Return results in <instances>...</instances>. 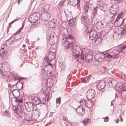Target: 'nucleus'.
Returning <instances> with one entry per match:
<instances>
[{
  "instance_id": "obj_1",
  "label": "nucleus",
  "mask_w": 126,
  "mask_h": 126,
  "mask_svg": "<svg viewBox=\"0 0 126 126\" xmlns=\"http://www.w3.org/2000/svg\"><path fill=\"white\" fill-rule=\"evenodd\" d=\"M64 38L62 39L63 43V46L68 50H71L74 53L73 55L75 58H78L79 56V52L81 48L76 45L74 47V43L72 41H70L69 40H65Z\"/></svg>"
},
{
  "instance_id": "obj_2",
  "label": "nucleus",
  "mask_w": 126,
  "mask_h": 126,
  "mask_svg": "<svg viewBox=\"0 0 126 126\" xmlns=\"http://www.w3.org/2000/svg\"><path fill=\"white\" fill-rule=\"evenodd\" d=\"M25 108L26 110L28 112H30L32 110L36 111V112H37V115L38 116H39L41 114V111L40 110L37 109V106L36 107L35 109H34V105L33 103L30 102H26L24 104Z\"/></svg>"
},
{
  "instance_id": "obj_3",
  "label": "nucleus",
  "mask_w": 126,
  "mask_h": 126,
  "mask_svg": "<svg viewBox=\"0 0 126 126\" xmlns=\"http://www.w3.org/2000/svg\"><path fill=\"white\" fill-rule=\"evenodd\" d=\"M126 48V46H121L117 47L111 51H110V52L111 53L113 58L114 59L118 57V54L121 52H123V50H125Z\"/></svg>"
},
{
  "instance_id": "obj_4",
  "label": "nucleus",
  "mask_w": 126,
  "mask_h": 126,
  "mask_svg": "<svg viewBox=\"0 0 126 126\" xmlns=\"http://www.w3.org/2000/svg\"><path fill=\"white\" fill-rule=\"evenodd\" d=\"M10 70V66L7 62H5L2 63L1 64V67L0 69V75L2 77H5L6 75L3 72V71L5 72H8Z\"/></svg>"
},
{
  "instance_id": "obj_5",
  "label": "nucleus",
  "mask_w": 126,
  "mask_h": 126,
  "mask_svg": "<svg viewBox=\"0 0 126 126\" xmlns=\"http://www.w3.org/2000/svg\"><path fill=\"white\" fill-rule=\"evenodd\" d=\"M40 14L38 12H36L31 14L29 16L28 21L31 23H35L40 18Z\"/></svg>"
},
{
  "instance_id": "obj_6",
  "label": "nucleus",
  "mask_w": 126,
  "mask_h": 126,
  "mask_svg": "<svg viewBox=\"0 0 126 126\" xmlns=\"http://www.w3.org/2000/svg\"><path fill=\"white\" fill-rule=\"evenodd\" d=\"M12 108L14 110V113L16 114L18 117L22 118L23 116V111L22 106L20 104H18L16 106H13Z\"/></svg>"
},
{
  "instance_id": "obj_7",
  "label": "nucleus",
  "mask_w": 126,
  "mask_h": 126,
  "mask_svg": "<svg viewBox=\"0 0 126 126\" xmlns=\"http://www.w3.org/2000/svg\"><path fill=\"white\" fill-rule=\"evenodd\" d=\"M90 19L89 17L87 15H86L85 16L82 15L81 17V23L83 24L84 26H87L89 23Z\"/></svg>"
},
{
  "instance_id": "obj_8",
  "label": "nucleus",
  "mask_w": 126,
  "mask_h": 126,
  "mask_svg": "<svg viewBox=\"0 0 126 126\" xmlns=\"http://www.w3.org/2000/svg\"><path fill=\"white\" fill-rule=\"evenodd\" d=\"M86 94L87 99L88 100H90L95 96V92L94 90L89 89L86 92Z\"/></svg>"
},
{
  "instance_id": "obj_9",
  "label": "nucleus",
  "mask_w": 126,
  "mask_h": 126,
  "mask_svg": "<svg viewBox=\"0 0 126 126\" xmlns=\"http://www.w3.org/2000/svg\"><path fill=\"white\" fill-rule=\"evenodd\" d=\"M58 40L57 36L55 35L54 33L52 32L50 34L49 36V41L52 42V44L57 42Z\"/></svg>"
},
{
  "instance_id": "obj_10",
  "label": "nucleus",
  "mask_w": 126,
  "mask_h": 126,
  "mask_svg": "<svg viewBox=\"0 0 126 126\" xmlns=\"http://www.w3.org/2000/svg\"><path fill=\"white\" fill-rule=\"evenodd\" d=\"M56 56V54L55 52L50 50L48 53L47 56L46 57L45 59L49 60V61H52L55 58Z\"/></svg>"
},
{
  "instance_id": "obj_11",
  "label": "nucleus",
  "mask_w": 126,
  "mask_h": 126,
  "mask_svg": "<svg viewBox=\"0 0 126 126\" xmlns=\"http://www.w3.org/2000/svg\"><path fill=\"white\" fill-rule=\"evenodd\" d=\"M43 10L44 11L45 13L42 18V20L44 21H47L49 19L50 17V15L49 13L45 11L46 10L45 8H44Z\"/></svg>"
},
{
  "instance_id": "obj_12",
  "label": "nucleus",
  "mask_w": 126,
  "mask_h": 126,
  "mask_svg": "<svg viewBox=\"0 0 126 126\" xmlns=\"http://www.w3.org/2000/svg\"><path fill=\"white\" fill-rule=\"evenodd\" d=\"M119 20V23H117V26H120L123 25V27L124 26V27H126V18L123 19L122 16L120 14Z\"/></svg>"
},
{
  "instance_id": "obj_13",
  "label": "nucleus",
  "mask_w": 126,
  "mask_h": 126,
  "mask_svg": "<svg viewBox=\"0 0 126 126\" xmlns=\"http://www.w3.org/2000/svg\"><path fill=\"white\" fill-rule=\"evenodd\" d=\"M106 84L105 81H104L98 82L96 85L97 89L99 90H101L104 88Z\"/></svg>"
},
{
  "instance_id": "obj_14",
  "label": "nucleus",
  "mask_w": 126,
  "mask_h": 126,
  "mask_svg": "<svg viewBox=\"0 0 126 126\" xmlns=\"http://www.w3.org/2000/svg\"><path fill=\"white\" fill-rule=\"evenodd\" d=\"M55 70L49 67L48 68L46 71H45V73L46 74L47 76L48 77V78L49 79L51 76L53 75V72Z\"/></svg>"
},
{
  "instance_id": "obj_15",
  "label": "nucleus",
  "mask_w": 126,
  "mask_h": 126,
  "mask_svg": "<svg viewBox=\"0 0 126 126\" xmlns=\"http://www.w3.org/2000/svg\"><path fill=\"white\" fill-rule=\"evenodd\" d=\"M51 61H49V60H45V61L46 63V66L47 67H49L51 68L55 69V65L54 64H52L50 62Z\"/></svg>"
},
{
  "instance_id": "obj_16",
  "label": "nucleus",
  "mask_w": 126,
  "mask_h": 126,
  "mask_svg": "<svg viewBox=\"0 0 126 126\" xmlns=\"http://www.w3.org/2000/svg\"><path fill=\"white\" fill-rule=\"evenodd\" d=\"M31 98L30 97L29 98L33 101V103L34 104V105L36 106L37 105L39 104V102H40V98L37 97L33 98H32L31 96Z\"/></svg>"
},
{
  "instance_id": "obj_17",
  "label": "nucleus",
  "mask_w": 126,
  "mask_h": 126,
  "mask_svg": "<svg viewBox=\"0 0 126 126\" xmlns=\"http://www.w3.org/2000/svg\"><path fill=\"white\" fill-rule=\"evenodd\" d=\"M24 119L28 121L33 120L32 119V114H28L27 113L24 114Z\"/></svg>"
},
{
  "instance_id": "obj_18",
  "label": "nucleus",
  "mask_w": 126,
  "mask_h": 126,
  "mask_svg": "<svg viewBox=\"0 0 126 126\" xmlns=\"http://www.w3.org/2000/svg\"><path fill=\"white\" fill-rule=\"evenodd\" d=\"M97 4L99 7V8L102 11H104L105 10L106 8V4L104 2L97 3Z\"/></svg>"
},
{
  "instance_id": "obj_19",
  "label": "nucleus",
  "mask_w": 126,
  "mask_h": 126,
  "mask_svg": "<svg viewBox=\"0 0 126 126\" xmlns=\"http://www.w3.org/2000/svg\"><path fill=\"white\" fill-rule=\"evenodd\" d=\"M97 31L95 30H94L93 31L91 32L89 34V37L90 38H91V40H93L97 36Z\"/></svg>"
},
{
  "instance_id": "obj_20",
  "label": "nucleus",
  "mask_w": 126,
  "mask_h": 126,
  "mask_svg": "<svg viewBox=\"0 0 126 126\" xmlns=\"http://www.w3.org/2000/svg\"><path fill=\"white\" fill-rule=\"evenodd\" d=\"M50 21L47 22L48 25L49 27V28L52 29H54L56 27L55 22L54 21V20Z\"/></svg>"
},
{
  "instance_id": "obj_21",
  "label": "nucleus",
  "mask_w": 126,
  "mask_h": 126,
  "mask_svg": "<svg viewBox=\"0 0 126 126\" xmlns=\"http://www.w3.org/2000/svg\"><path fill=\"white\" fill-rule=\"evenodd\" d=\"M109 85L110 87H114L117 85V82L115 80L112 79L111 80H110L108 82Z\"/></svg>"
},
{
  "instance_id": "obj_22",
  "label": "nucleus",
  "mask_w": 126,
  "mask_h": 126,
  "mask_svg": "<svg viewBox=\"0 0 126 126\" xmlns=\"http://www.w3.org/2000/svg\"><path fill=\"white\" fill-rule=\"evenodd\" d=\"M120 14H118L117 16L116 17L115 20L114 19L115 18H114L112 16L110 18V20L112 23L114 24L116 22H119V18L120 17Z\"/></svg>"
},
{
  "instance_id": "obj_23",
  "label": "nucleus",
  "mask_w": 126,
  "mask_h": 126,
  "mask_svg": "<svg viewBox=\"0 0 126 126\" xmlns=\"http://www.w3.org/2000/svg\"><path fill=\"white\" fill-rule=\"evenodd\" d=\"M85 60L89 62H91L93 60V56L91 54H88L85 56Z\"/></svg>"
},
{
  "instance_id": "obj_24",
  "label": "nucleus",
  "mask_w": 126,
  "mask_h": 126,
  "mask_svg": "<svg viewBox=\"0 0 126 126\" xmlns=\"http://www.w3.org/2000/svg\"><path fill=\"white\" fill-rule=\"evenodd\" d=\"M96 26L97 29H100L104 27L103 24L101 21L97 22Z\"/></svg>"
},
{
  "instance_id": "obj_25",
  "label": "nucleus",
  "mask_w": 126,
  "mask_h": 126,
  "mask_svg": "<svg viewBox=\"0 0 126 126\" xmlns=\"http://www.w3.org/2000/svg\"><path fill=\"white\" fill-rule=\"evenodd\" d=\"M105 59H110L113 58L112 56L110 53L107 52H103Z\"/></svg>"
},
{
  "instance_id": "obj_26",
  "label": "nucleus",
  "mask_w": 126,
  "mask_h": 126,
  "mask_svg": "<svg viewBox=\"0 0 126 126\" xmlns=\"http://www.w3.org/2000/svg\"><path fill=\"white\" fill-rule=\"evenodd\" d=\"M64 35L65 36L64 37L65 38V40H68L69 39H74V38L72 35L68 33L67 30V34H64Z\"/></svg>"
},
{
  "instance_id": "obj_27",
  "label": "nucleus",
  "mask_w": 126,
  "mask_h": 126,
  "mask_svg": "<svg viewBox=\"0 0 126 126\" xmlns=\"http://www.w3.org/2000/svg\"><path fill=\"white\" fill-rule=\"evenodd\" d=\"M85 26V27H86V28L85 29V32L87 33H89L90 34L94 30L93 29V26L90 27V26H88V25L87 26Z\"/></svg>"
},
{
  "instance_id": "obj_28",
  "label": "nucleus",
  "mask_w": 126,
  "mask_h": 126,
  "mask_svg": "<svg viewBox=\"0 0 126 126\" xmlns=\"http://www.w3.org/2000/svg\"><path fill=\"white\" fill-rule=\"evenodd\" d=\"M100 55H98L96 59L98 60V62H101L105 59L103 52H102Z\"/></svg>"
},
{
  "instance_id": "obj_29",
  "label": "nucleus",
  "mask_w": 126,
  "mask_h": 126,
  "mask_svg": "<svg viewBox=\"0 0 126 126\" xmlns=\"http://www.w3.org/2000/svg\"><path fill=\"white\" fill-rule=\"evenodd\" d=\"M97 7L94 8L92 10V12L91 13L92 16H91V19L92 18V16H93V17H94L96 16L97 14Z\"/></svg>"
},
{
  "instance_id": "obj_30",
  "label": "nucleus",
  "mask_w": 126,
  "mask_h": 126,
  "mask_svg": "<svg viewBox=\"0 0 126 126\" xmlns=\"http://www.w3.org/2000/svg\"><path fill=\"white\" fill-rule=\"evenodd\" d=\"M119 93L121 94V96L122 98H125L126 97V89H125V88L123 89L121 92Z\"/></svg>"
},
{
  "instance_id": "obj_31",
  "label": "nucleus",
  "mask_w": 126,
  "mask_h": 126,
  "mask_svg": "<svg viewBox=\"0 0 126 126\" xmlns=\"http://www.w3.org/2000/svg\"><path fill=\"white\" fill-rule=\"evenodd\" d=\"M91 76L90 75L88 76H86L85 78L82 79L81 80L82 82L84 83H86L88 82Z\"/></svg>"
},
{
  "instance_id": "obj_32",
  "label": "nucleus",
  "mask_w": 126,
  "mask_h": 126,
  "mask_svg": "<svg viewBox=\"0 0 126 126\" xmlns=\"http://www.w3.org/2000/svg\"><path fill=\"white\" fill-rule=\"evenodd\" d=\"M124 86H124L122 84L121 85H118L117 86V90L118 93L119 92H121V91L123 90V89H124L125 88Z\"/></svg>"
},
{
  "instance_id": "obj_33",
  "label": "nucleus",
  "mask_w": 126,
  "mask_h": 126,
  "mask_svg": "<svg viewBox=\"0 0 126 126\" xmlns=\"http://www.w3.org/2000/svg\"><path fill=\"white\" fill-rule=\"evenodd\" d=\"M7 53V51L6 49L0 50V55L2 57H4L6 54Z\"/></svg>"
},
{
  "instance_id": "obj_34",
  "label": "nucleus",
  "mask_w": 126,
  "mask_h": 126,
  "mask_svg": "<svg viewBox=\"0 0 126 126\" xmlns=\"http://www.w3.org/2000/svg\"><path fill=\"white\" fill-rule=\"evenodd\" d=\"M77 113L81 116H83L85 113V108L81 110H79V111H77Z\"/></svg>"
},
{
  "instance_id": "obj_35",
  "label": "nucleus",
  "mask_w": 126,
  "mask_h": 126,
  "mask_svg": "<svg viewBox=\"0 0 126 126\" xmlns=\"http://www.w3.org/2000/svg\"><path fill=\"white\" fill-rule=\"evenodd\" d=\"M14 36L13 37L14 38L17 42H19L21 41V39L22 38V37L21 36L18 35H17L16 36Z\"/></svg>"
},
{
  "instance_id": "obj_36",
  "label": "nucleus",
  "mask_w": 126,
  "mask_h": 126,
  "mask_svg": "<svg viewBox=\"0 0 126 126\" xmlns=\"http://www.w3.org/2000/svg\"><path fill=\"white\" fill-rule=\"evenodd\" d=\"M19 19H18L16 18L14 19L13 21H11L10 23H9V25L7 27V32L8 33V32L9 31V29L10 27H11V25H10V24H12L14 22H16L17 20H18Z\"/></svg>"
},
{
  "instance_id": "obj_37",
  "label": "nucleus",
  "mask_w": 126,
  "mask_h": 126,
  "mask_svg": "<svg viewBox=\"0 0 126 126\" xmlns=\"http://www.w3.org/2000/svg\"><path fill=\"white\" fill-rule=\"evenodd\" d=\"M49 97L48 96H47V99H46V98H43L42 100H41V99H40V102H39V104H42L44 105H47L46 104V102L47 101V99H48Z\"/></svg>"
},
{
  "instance_id": "obj_38",
  "label": "nucleus",
  "mask_w": 126,
  "mask_h": 126,
  "mask_svg": "<svg viewBox=\"0 0 126 126\" xmlns=\"http://www.w3.org/2000/svg\"><path fill=\"white\" fill-rule=\"evenodd\" d=\"M81 53L80 54V58L82 60H84V57L85 56L84 55V54L86 53L85 51H83V49L81 50Z\"/></svg>"
},
{
  "instance_id": "obj_39",
  "label": "nucleus",
  "mask_w": 126,
  "mask_h": 126,
  "mask_svg": "<svg viewBox=\"0 0 126 126\" xmlns=\"http://www.w3.org/2000/svg\"><path fill=\"white\" fill-rule=\"evenodd\" d=\"M18 97H16L15 98V102L16 103H17L18 104H19V103H22V102L23 100L21 97L19 99H18Z\"/></svg>"
},
{
  "instance_id": "obj_40",
  "label": "nucleus",
  "mask_w": 126,
  "mask_h": 126,
  "mask_svg": "<svg viewBox=\"0 0 126 126\" xmlns=\"http://www.w3.org/2000/svg\"><path fill=\"white\" fill-rule=\"evenodd\" d=\"M92 105L93 103L91 100L88 102L87 101L86 105H85V106H86L88 108H90Z\"/></svg>"
},
{
  "instance_id": "obj_41",
  "label": "nucleus",
  "mask_w": 126,
  "mask_h": 126,
  "mask_svg": "<svg viewBox=\"0 0 126 126\" xmlns=\"http://www.w3.org/2000/svg\"><path fill=\"white\" fill-rule=\"evenodd\" d=\"M99 73L101 75H107L108 74V71L106 70L103 69L100 71L99 72Z\"/></svg>"
},
{
  "instance_id": "obj_42",
  "label": "nucleus",
  "mask_w": 126,
  "mask_h": 126,
  "mask_svg": "<svg viewBox=\"0 0 126 126\" xmlns=\"http://www.w3.org/2000/svg\"><path fill=\"white\" fill-rule=\"evenodd\" d=\"M87 101L83 99H81L79 102L80 104V105H83V106L85 107V105H86V104Z\"/></svg>"
},
{
  "instance_id": "obj_43",
  "label": "nucleus",
  "mask_w": 126,
  "mask_h": 126,
  "mask_svg": "<svg viewBox=\"0 0 126 126\" xmlns=\"http://www.w3.org/2000/svg\"><path fill=\"white\" fill-rule=\"evenodd\" d=\"M13 36H12L11 38L10 39H8V40H9L10 39L11 40V41L10 43H9V45H11L13 44H14L15 42H17L16 41V39H14V38L13 37H12Z\"/></svg>"
},
{
  "instance_id": "obj_44",
  "label": "nucleus",
  "mask_w": 126,
  "mask_h": 126,
  "mask_svg": "<svg viewBox=\"0 0 126 126\" xmlns=\"http://www.w3.org/2000/svg\"><path fill=\"white\" fill-rule=\"evenodd\" d=\"M76 19L73 18L69 20V24L71 26L74 25Z\"/></svg>"
},
{
  "instance_id": "obj_45",
  "label": "nucleus",
  "mask_w": 126,
  "mask_h": 126,
  "mask_svg": "<svg viewBox=\"0 0 126 126\" xmlns=\"http://www.w3.org/2000/svg\"><path fill=\"white\" fill-rule=\"evenodd\" d=\"M120 34L122 35L126 34V27L124 28L121 31Z\"/></svg>"
},
{
  "instance_id": "obj_46",
  "label": "nucleus",
  "mask_w": 126,
  "mask_h": 126,
  "mask_svg": "<svg viewBox=\"0 0 126 126\" xmlns=\"http://www.w3.org/2000/svg\"><path fill=\"white\" fill-rule=\"evenodd\" d=\"M48 67H47V66L45 65L41 66V70L42 71H44L45 73V71H46L47 70V69Z\"/></svg>"
},
{
  "instance_id": "obj_47",
  "label": "nucleus",
  "mask_w": 126,
  "mask_h": 126,
  "mask_svg": "<svg viewBox=\"0 0 126 126\" xmlns=\"http://www.w3.org/2000/svg\"><path fill=\"white\" fill-rule=\"evenodd\" d=\"M17 90H16V91L14 92V93L15 95L17 96L18 97H19L20 95V91L18 89H16Z\"/></svg>"
},
{
  "instance_id": "obj_48",
  "label": "nucleus",
  "mask_w": 126,
  "mask_h": 126,
  "mask_svg": "<svg viewBox=\"0 0 126 126\" xmlns=\"http://www.w3.org/2000/svg\"><path fill=\"white\" fill-rule=\"evenodd\" d=\"M64 124L65 126H72V124L68 122V121L64 122Z\"/></svg>"
},
{
  "instance_id": "obj_49",
  "label": "nucleus",
  "mask_w": 126,
  "mask_h": 126,
  "mask_svg": "<svg viewBox=\"0 0 126 126\" xmlns=\"http://www.w3.org/2000/svg\"><path fill=\"white\" fill-rule=\"evenodd\" d=\"M89 8V7L88 5H85L84 7V9L85 11L86 12V13L88 12Z\"/></svg>"
},
{
  "instance_id": "obj_50",
  "label": "nucleus",
  "mask_w": 126,
  "mask_h": 126,
  "mask_svg": "<svg viewBox=\"0 0 126 126\" xmlns=\"http://www.w3.org/2000/svg\"><path fill=\"white\" fill-rule=\"evenodd\" d=\"M61 97H59L56 99V103L60 104L61 103Z\"/></svg>"
},
{
  "instance_id": "obj_51",
  "label": "nucleus",
  "mask_w": 126,
  "mask_h": 126,
  "mask_svg": "<svg viewBox=\"0 0 126 126\" xmlns=\"http://www.w3.org/2000/svg\"><path fill=\"white\" fill-rule=\"evenodd\" d=\"M89 119L88 118L84 119L82 121L83 123L84 124H86L89 122Z\"/></svg>"
},
{
  "instance_id": "obj_52",
  "label": "nucleus",
  "mask_w": 126,
  "mask_h": 126,
  "mask_svg": "<svg viewBox=\"0 0 126 126\" xmlns=\"http://www.w3.org/2000/svg\"><path fill=\"white\" fill-rule=\"evenodd\" d=\"M21 30H20L19 29L15 33H14L13 34V35L10 37L9 38V39H11V37L13 36H14L15 35H16V34H18V33L19 32H21Z\"/></svg>"
},
{
  "instance_id": "obj_53",
  "label": "nucleus",
  "mask_w": 126,
  "mask_h": 126,
  "mask_svg": "<svg viewBox=\"0 0 126 126\" xmlns=\"http://www.w3.org/2000/svg\"><path fill=\"white\" fill-rule=\"evenodd\" d=\"M84 108L81 105H79L77 107V111H79V110H83Z\"/></svg>"
},
{
  "instance_id": "obj_54",
  "label": "nucleus",
  "mask_w": 126,
  "mask_h": 126,
  "mask_svg": "<svg viewBox=\"0 0 126 126\" xmlns=\"http://www.w3.org/2000/svg\"><path fill=\"white\" fill-rule=\"evenodd\" d=\"M64 4V3H63V2L62 1H61L59 2L58 5L59 6V7H62L63 6Z\"/></svg>"
},
{
  "instance_id": "obj_55",
  "label": "nucleus",
  "mask_w": 126,
  "mask_h": 126,
  "mask_svg": "<svg viewBox=\"0 0 126 126\" xmlns=\"http://www.w3.org/2000/svg\"><path fill=\"white\" fill-rule=\"evenodd\" d=\"M72 1L71 2H69H69H68V4L72 6H73L74 5H73V4L74 3L75 4L76 3H75V1L74 0H72Z\"/></svg>"
},
{
  "instance_id": "obj_56",
  "label": "nucleus",
  "mask_w": 126,
  "mask_h": 126,
  "mask_svg": "<svg viewBox=\"0 0 126 126\" xmlns=\"http://www.w3.org/2000/svg\"><path fill=\"white\" fill-rule=\"evenodd\" d=\"M116 1V3L118 4H120L122 3L124 0H114Z\"/></svg>"
},
{
  "instance_id": "obj_57",
  "label": "nucleus",
  "mask_w": 126,
  "mask_h": 126,
  "mask_svg": "<svg viewBox=\"0 0 126 126\" xmlns=\"http://www.w3.org/2000/svg\"><path fill=\"white\" fill-rule=\"evenodd\" d=\"M96 37V39L95 40V42H96L97 41H99L100 39H101V37H100V36H99L97 37Z\"/></svg>"
},
{
  "instance_id": "obj_58",
  "label": "nucleus",
  "mask_w": 126,
  "mask_h": 126,
  "mask_svg": "<svg viewBox=\"0 0 126 126\" xmlns=\"http://www.w3.org/2000/svg\"><path fill=\"white\" fill-rule=\"evenodd\" d=\"M53 121H50L48 122L47 123L46 125L47 126H48L50 125L51 124L53 123Z\"/></svg>"
},
{
  "instance_id": "obj_59",
  "label": "nucleus",
  "mask_w": 126,
  "mask_h": 126,
  "mask_svg": "<svg viewBox=\"0 0 126 126\" xmlns=\"http://www.w3.org/2000/svg\"><path fill=\"white\" fill-rule=\"evenodd\" d=\"M39 23L38 22H37L36 23H35V24H34H34L33 23V24H32V25H33V27L34 28H36V27L38 25Z\"/></svg>"
},
{
  "instance_id": "obj_60",
  "label": "nucleus",
  "mask_w": 126,
  "mask_h": 126,
  "mask_svg": "<svg viewBox=\"0 0 126 126\" xmlns=\"http://www.w3.org/2000/svg\"><path fill=\"white\" fill-rule=\"evenodd\" d=\"M96 34H97V36H96V37H97L99 36H100V37H101L102 36L101 33L100 32L97 33H97Z\"/></svg>"
},
{
  "instance_id": "obj_61",
  "label": "nucleus",
  "mask_w": 126,
  "mask_h": 126,
  "mask_svg": "<svg viewBox=\"0 0 126 126\" xmlns=\"http://www.w3.org/2000/svg\"><path fill=\"white\" fill-rule=\"evenodd\" d=\"M113 17H114V18H115L116 17V16L118 14L117 13H113Z\"/></svg>"
},
{
  "instance_id": "obj_62",
  "label": "nucleus",
  "mask_w": 126,
  "mask_h": 126,
  "mask_svg": "<svg viewBox=\"0 0 126 126\" xmlns=\"http://www.w3.org/2000/svg\"><path fill=\"white\" fill-rule=\"evenodd\" d=\"M103 118H104V121L105 122H107L108 121H105V119L107 120V119H109V117L108 116H106V117L105 118L103 117Z\"/></svg>"
},
{
  "instance_id": "obj_63",
  "label": "nucleus",
  "mask_w": 126,
  "mask_h": 126,
  "mask_svg": "<svg viewBox=\"0 0 126 126\" xmlns=\"http://www.w3.org/2000/svg\"><path fill=\"white\" fill-rule=\"evenodd\" d=\"M64 67V65L62 64H61V66L60 67L61 68V69H63Z\"/></svg>"
},
{
  "instance_id": "obj_64",
  "label": "nucleus",
  "mask_w": 126,
  "mask_h": 126,
  "mask_svg": "<svg viewBox=\"0 0 126 126\" xmlns=\"http://www.w3.org/2000/svg\"><path fill=\"white\" fill-rule=\"evenodd\" d=\"M29 29V26H25V30L26 31H27Z\"/></svg>"
}]
</instances>
